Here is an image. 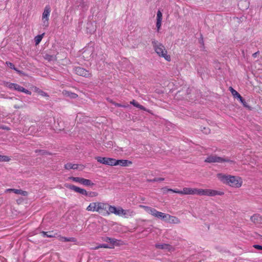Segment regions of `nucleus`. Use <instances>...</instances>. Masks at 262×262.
Masks as SVG:
<instances>
[{
  "instance_id": "32",
  "label": "nucleus",
  "mask_w": 262,
  "mask_h": 262,
  "mask_svg": "<svg viewBox=\"0 0 262 262\" xmlns=\"http://www.w3.org/2000/svg\"><path fill=\"white\" fill-rule=\"evenodd\" d=\"M6 64L7 65L8 67H9L10 69H13L15 71H16L18 73H20V71H19L18 70H17L16 68H15L14 65L10 62H6Z\"/></svg>"
},
{
  "instance_id": "17",
  "label": "nucleus",
  "mask_w": 262,
  "mask_h": 262,
  "mask_svg": "<svg viewBox=\"0 0 262 262\" xmlns=\"http://www.w3.org/2000/svg\"><path fill=\"white\" fill-rule=\"evenodd\" d=\"M162 20V13L160 11L158 10L157 13V22H156V27L157 28V31H159L161 27V23Z\"/></svg>"
},
{
  "instance_id": "30",
  "label": "nucleus",
  "mask_w": 262,
  "mask_h": 262,
  "mask_svg": "<svg viewBox=\"0 0 262 262\" xmlns=\"http://www.w3.org/2000/svg\"><path fill=\"white\" fill-rule=\"evenodd\" d=\"M44 58L46 60H47L50 61H53V60H55L56 57L54 55L46 54L44 55Z\"/></svg>"
},
{
  "instance_id": "33",
  "label": "nucleus",
  "mask_w": 262,
  "mask_h": 262,
  "mask_svg": "<svg viewBox=\"0 0 262 262\" xmlns=\"http://www.w3.org/2000/svg\"><path fill=\"white\" fill-rule=\"evenodd\" d=\"M65 95H67L68 96H69L71 98H76L78 97V95L73 93L69 92H65Z\"/></svg>"
},
{
  "instance_id": "16",
  "label": "nucleus",
  "mask_w": 262,
  "mask_h": 262,
  "mask_svg": "<svg viewBox=\"0 0 262 262\" xmlns=\"http://www.w3.org/2000/svg\"><path fill=\"white\" fill-rule=\"evenodd\" d=\"M250 220L254 224H262V216L259 214H254L250 217Z\"/></svg>"
},
{
  "instance_id": "9",
  "label": "nucleus",
  "mask_w": 262,
  "mask_h": 262,
  "mask_svg": "<svg viewBox=\"0 0 262 262\" xmlns=\"http://www.w3.org/2000/svg\"><path fill=\"white\" fill-rule=\"evenodd\" d=\"M95 159L100 163L109 165L114 166L115 159L107 157H96Z\"/></svg>"
},
{
  "instance_id": "6",
  "label": "nucleus",
  "mask_w": 262,
  "mask_h": 262,
  "mask_svg": "<svg viewBox=\"0 0 262 262\" xmlns=\"http://www.w3.org/2000/svg\"><path fill=\"white\" fill-rule=\"evenodd\" d=\"M207 163H223L229 162L230 163H234V162L232 160L226 158H223L216 156L215 155H210L206 158L204 161Z\"/></svg>"
},
{
  "instance_id": "39",
  "label": "nucleus",
  "mask_w": 262,
  "mask_h": 262,
  "mask_svg": "<svg viewBox=\"0 0 262 262\" xmlns=\"http://www.w3.org/2000/svg\"><path fill=\"white\" fill-rule=\"evenodd\" d=\"M15 83L7 82L6 83V86L11 90H14Z\"/></svg>"
},
{
  "instance_id": "27",
  "label": "nucleus",
  "mask_w": 262,
  "mask_h": 262,
  "mask_svg": "<svg viewBox=\"0 0 262 262\" xmlns=\"http://www.w3.org/2000/svg\"><path fill=\"white\" fill-rule=\"evenodd\" d=\"M45 33H42L40 35H38L34 38V41L36 45H38L41 41Z\"/></svg>"
},
{
  "instance_id": "31",
  "label": "nucleus",
  "mask_w": 262,
  "mask_h": 262,
  "mask_svg": "<svg viewBox=\"0 0 262 262\" xmlns=\"http://www.w3.org/2000/svg\"><path fill=\"white\" fill-rule=\"evenodd\" d=\"M164 180V178H155L153 179H147L146 181L147 182H155L163 181Z\"/></svg>"
},
{
  "instance_id": "12",
  "label": "nucleus",
  "mask_w": 262,
  "mask_h": 262,
  "mask_svg": "<svg viewBox=\"0 0 262 262\" xmlns=\"http://www.w3.org/2000/svg\"><path fill=\"white\" fill-rule=\"evenodd\" d=\"M132 164V162L128 160H116L115 159L114 166L120 165L122 167H127L131 165Z\"/></svg>"
},
{
  "instance_id": "5",
  "label": "nucleus",
  "mask_w": 262,
  "mask_h": 262,
  "mask_svg": "<svg viewBox=\"0 0 262 262\" xmlns=\"http://www.w3.org/2000/svg\"><path fill=\"white\" fill-rule=\"evenodd\" d=\"M145 211L151 214V215L157 217L158 219H162L164 221H166L167 214L166 213L160 212L157 210L156 209L146 206H141Z\"/></svg>"
},
{
  "instance_id": "51",
  "label": "nucleus",
  "mask_w": 262,
  "mask_h": 262,
  "mask_svg": "<svg viewBox=\"0 0 262 262\" xmlns=\"http://www.w3.org/2000/svg\"><path fill=\"white\" fill-rule=\"evenodd\" d=\"M14 107H15V108H18V107H17V106H15Z\"/></svg>"
},
{
  "instance_id": "20",
  "label": "nucleus",
  "mask_w": 262,
  "mask_h": 262,
  "mask_svg": "<svg viewBox=\"0 0 262 262\" xmlns=\"http://www.w3.org/2000/svg\"><path fill=\"white\" fill-rule=\"evenodd\" d=\"M103 241L108 242V243H110L111 244V246L113 247H114V246L116 244V243L117 242V239H116L115 238H111L109 237H103Z\"/></svg>"
},
{
  "instance_id": "37",
  "label": "nucleus",
  "mask_w": 262,
  "mask_h": 262,
  "mask_svg": "<svg viewBox=\"0 0 262 262\" xmlns=\"http://www.w3.org/2000/svg\"><path fill=\"white\" fill-rule=\"evenodd\" d=\"M10 160V158L8 156L0 155V161L8 162Z\"/></svg>"
},
{
  "instance_id": "49",
  "label": "nucleus",
  "mask_w": 262,
  "mask_h": 262,
  "mask_svg": "<svg viewBox=\"0 0 262 262\" xmlns=\"http://www.w3.org/2000/svg\"><path fill=\"white\" fill-rule=\"evenodd\" d=\"M44 94H45V95H46V94H45V93H43V94H42V96H44Z\"/></svg>"
},
{
  "instance_id": "15",
  "label": "nucleus",
  "mask_w": 262,
  "mask_h": 262,
  "mask_svg": "<svg viewBox=\"0 0 262 262\" xmlns=\"http://www.w3.org/2000/svg\"><path fill=\"white\" fill-rule=\"evenodd\" d=\"M116 152H119L121 156H129L132 151L130 148H118L116 149Z\"/></svg>"
},
{
  "instance_id": "48",
  "label": "nucleus",
  "mask_w": 262,
  "mask_h": 262,
  "mask_svg": "<svg viewBox=\"0 0 262 262\" xmlns=\"http://www.w3.org/2000/svg\"><path fill=\"white\" fill-rule=\"evenodd\" d=\"M44 94H45V95H46V94H45V93H43V94H42V96H44Z\"/></svg>"
},
{
  "instance_id": "50",
  "label": "nucleus",
  "mask_w": 262,
  "mask_h": 262,
  "mask_svg": "<svg viewBox=\"0 0 262 262\" xmlns=\"http://www.w3.org/2000/svg\"><path fill=\"white\" fill-rule=\"evenodd\" d=\"M44 94H45V95H46V94H45V93H43V94H42V96H44Z\"/></svg>"
},
{
  "instance_id": "24",
  "label": "nucleus",
  "mask_w": 262,
  "mask_h": 262,
  "mask_svg": "<svg viewBox=\"0 0 262 262\" xmlns=\"http://www.w3.org/2000/svg\"><path fill=\"white\" fill-rule=\"evenodd\" d=\"M14 193L17 194H20L23 196H27L28 193L26 191L23 190L21 189H14Z\"/></svg>"
},
{
  "instance_id": "2",
  "label": "nucleus",
  "mask_w": 262,
  "mask_h": 262,
  "mask_svg": "<svg viewBox=\"0 0 262 262\" xmlns=\"http://www.w3.org/2000/svg\"><path fill=\"white\" fill-rule=\"evenodd\" d=\"M216 176L223 184L232 187L239 188L243 184L242 179L238 176L225 174L223 173H217Z\"/></svg>"
},
{
  "instance_id": "10",
  "label": "nucleus",
  "mask_w": 262,
  "mask_h": 262,
  "mask_svg": "<svg viewBox=\"0 0 262 262\" xmlns=\"http://www.w3.org/2000/svg\"><path fill=\"white\" fill-rule=\"evenodd\" d=\"M65 186L67 188H69L70 190H73L75 192L79 193L82 195H83L85 196H87V195H88V191L83 188H81L77 187L76 186H75L74 185L69 184H66L65 185Z\"/></svg>"
},
{
  "instance_id": "11",
  "label": "nucleus",
  "mask_w": 262,
  "mask_h": 262,
  "mask_svg": "<svg viewBox=\"0 0 262 262\" xmlns=\"http://www.w3.org/2000/svg\"><path fill=\"white\" fill-rule=\"evenodd\" d=\"M74 72L76 74L83 77H87L90 75V73L89 71L80 67H75L74 68Z\"/></svg>"
},
{
  "instance_id": "43",
  "label": "nucleus",
  "mask_w": 262,
  "mask_h": 262,
  "mask_svg": "<svg viewBox=\"0 0 262 262\" xmlns=\"http://www.w3.org/2000/svg\"><path fill=\"white\" fill-rule=\"evenodd\" d=\"M237 98L239 100V101L241 102V103H243L244 102H245V101L244 100V99L243 98V97L241 96V95H239Z\"/></svg>"
},
{
  "instance_id": "47",
  "label": "nucleus",
  "mask_w": 262,
  "mask_h": 262,
  "mask_svg": "<svg viewBox=\"0 0 262 262\" xmlns=\"http://www.w3.org/2000/svg\"><path fill=\"white\" fill-rule=\"evenodd\" d=\"M256 54H257V53H254V54H253V56L254 57H255V56H256Z\"/></svg>"
},
{
  "instance_id": "44",
  "label": "nucleus",
  "mask_w": 262,
  "mask_h": 262,
  "mask_svg": "<svg viewBox=\"0 0 262 262\" xmlns=\"http://www.w3.org/2000/svg\"><path fill=\"white\" fill-rule=\"evenodd\" d=\"M14 188H9V189H7L6 190H5V192H13L14 193Z\"/></svg>"
},
{
  "instance_id": "22",
  "label": "nucleus",
  "mask_w": 262,
  "mask_h": 262,
  "mask_svg": "<svg viewBox=\"0 0 262 262\" xmlns=\"http://www.w3.org/2000/svg\"><path fill=\"white\" fill-rule=\"evenodd\" d=\"M59 240L61 242H76L77 241L75 237H67L64 236H60Z\"/></svg>"
},
{
  "instance_id": "3",
  "label": "nucleus",
  "mask_w": 262,
  "mask_h": 262,
  "mask_svg": "<svg viewBox=\"0 0 262 262\" xmlns=\"http://www.w3.org/2000/svg\"><path fill=\"white\" fill-rule=\"evenodd\" d=\"M152 43L155 52L159 56L163 57L168 61L171 60L170 56L167 54V50L162 43L156 40H153Z\"/></svg>"
},
{
  "instance_id": "8",
  "label": "nucleus",
  "mask_w": 262,
  "mask_h": 262,
  "mask_svg": "<svg viewBox=\"0 0 262 262\" xmlns=\"http://www.w3.org/2000/svg\"><path fill=\"white\" fill-rule=\"evenodd\" d=\"M121 210V207L119 206L116 207L115 206L111 205L108 204L107 210L105 213L107 215L110 214H114L116 215L120 216Z\"/></svg>"
},
{
  "instance_id": "29",
  "label": "nucleus",
  "mask_w": 262,
  "mask_h": 262,
  "mask_svg": "<svg viewBox=\"0 0 262 262\" xmlns=\"http://www.w3.org/2000/svg\"><path fill=\"white\" fill-rule=\"evenodd\" d=\"M130 104H133L134 106H136L137 108H140V110H145V108L143 106L140 105V104H139L137 102H136L134 100L130 101Z\"/></svg>"
},
{
  "instance_id": "28",
  "label": "nucleus",
  "mask_w": 262,
  "mask_h": 262,
  "mask_svg": "<svg viewBox=\"0 0 262 262\" xmlns=\"http://www.w3.org/2000/svg\"><path fill=\"white\" fill-rule=\"evenodd\" d=\"M83 178L81 177H70L68 178L69 180H72L73 182L79 183L81 184L82 180Z\"/></svg>"
},
{
  "instance_id": "18",
  "label": "nucleus",
  "mask_w": 262,
  "mask_h": 262,
  "mask_svg": "<svg viewBox=\"0 0 262 262\" xmlns=\"http://www.w3.org/2000/svg\"><path fill=\"white\" fill-rule=\"evenodd\" d=\"M155 247L157 249L167 250L168 251H170L173 248L169 244L160 243L156 244L155 245Z\"/></svg>"
},
{
  "instance_id": "40",
  "label": "nucleus",
  "mask_w": 262,
  "mask_h": 262,
  "mask_svg": "<svg viewBox=\"0 0 262 262\" xmlns=\"http://www.w3.org/2000/svg\"><path fill=\"white\" fill-rule=\"evenodd\" d=\"M171 192L182 195V190H179L177 189H172V191H171Z\"/></svg>"
},
{
  "instance_id": "46",
  "label": "nucleus",
  "mask_w": 262,
  "mask_h": 262,
  "mask_svg": "<svg viewBox=\"0 0 262 262\" xmlns=\"http://www.w3.org/2000/svg\"><path fill=\"white\" fill-rule=\"evenodd\" d=\"M242 103L243 104V105H244V106H245V107H248V106H247V103H246V102H244L243 103Z\"/></svg>"
},
{
  "instance_id": "25",
  "label": "nucleus",
  "mask_w": 262,
  "mask_h": 262,
  "mask_svg": "<svg viewBox=\"0 0 262 262\" xmlns=\"http://www.w3.org/2000/svg\"><path fill=\"white\" fill-rule=\"evenodd\" d=\"M41 234L43 237H55V235L53 234V231H49V232L42 231L41 232Z\"/></svg>"
},
{
  "instance_id": "45",
  "label": "nucleus",
  "mask_w": 262,
  "mask_h": 262,
  "mask_svg": "<svg viewBox=\"0 0 262 262\" xmlns=\"http://www.w3.org/2000/svg\"><path fill=\"white\" fill-rule=\"evenodd\" d=\"M115 105L117 106H118V107H126V105H122V104H119V103H116L115 104Z\"/></svg>"
},
{
  "instance_id": "4",
  "label": "nucleus",
  "mask_w": 262,
  "mask_h": 262,
  "mask_svg": "<svg viewBox=\"0 0 262 262\" xmlns=\"http://www.w3.org/2000/svg\"><path fill=\"white\" fill-rule=\"evenodd\" d=\"M108 204L96 202H92L87 207L86 210L88 211L97 212L99 213H102L103 211L106 212Z\"/></svg>"
},
{
  "instance_id": "42",
  "label": "nucleus",
  "mask_w": 262,
  "mask_h": 262,
  "mask_svg": "<svg viewBox=\"0 0 262 262\" xmlns=\"http://www.w3.org/2000/svg\"><path fill=\"white\" fill-rule=\"evenodd\" d=\"M253 247H254L256 249L262 250V246L259 245H254L253 246Z\"/></svg>"
},
{
  "instance_id": "14",
  "label": "nucleus",
  "mask_w": 262,
  "mask_h": 262,
  "mask_svg": "<svg viewBox=\"0 0 262 262\" xmlns=\"http://www.w3.org/2000/svg\"><path fill=\"white\" fill-rule=\"evenodd\" d=\"M166 222L174 224H178L180 223V220L179 218L176 216H172L169 214H167Z\"/></svg>"
},
{
  "instance_id": "26",
  "label": "nucleus",
  "mask_w": 262,
  "mask_h": 262,
  "mask_svg": "<svg viewBox=\"0 0 262 262\" xmlns=\"http://www.w3.org/2000/svg\"><path fill=\"white\" fill-rule=\"evenodd\" d=\"M113 247L111 245V246H109L107 244H100L98 246L93 248V249H94V250H97V249H98L99 248H112Z\"/></svg>"
},
{
  "instance_id": "35",
  "label": "nucleus",
  "mask_w": 262,
  "mask_h": 262,
  "mask_svg": "<svg viewBox=\"0 0 262 262\" xmlns=\"http://www.w3.org/2000/svg\"><path fill=\"white\" fill-rule=\"evenodd\" d=\"M98 195V192H97L96 191H90V192H88L87 196H89V197H91V198H93V197L97 196Z\"/></svg>"
},
{
  "instance_id": "1",
  "label": "nucleus",
  "mask_w": 262,
  "mask_h": 262,
  "mask_svg": "<svg viewBox=\"0 0 262 262\" xmlns=\"http://www.w3.org/2000/svg\"><path fill=\"white\" fill-rule=\"evenodd\" d=\"M223 191L211 189H198L190 187H184L182 190V195H198L201 196H214L222 195Z\"/></svg>"
},
{
  "instance_id": "36",
  "label": "nucleus",
  "mask_w": 262,
  "mask_h": 262,
  "mask_svg": "<svg viewBox=\"0 0 262 262\" xmlns=\"http://www.w3.org/2000/svg\"><path fill=\"white\" fill-rule=\"evenodd\" d=\"M161 190L164 194H166L168 192H171L172 189L168 188L167 187H164L161 188Z\"/></svg>"
},
{
  "instance_id": "34",
  "label": "nucleus",
  "mask_w": 262,
  "mask_h": 262,
  "mask_svg": "<svg viewBox=\"0 0 262 262\" xmlns=\"http://www.w3.org/2000/svg\"><path fill=\"white\" fill-rule=\"evenodd\" d=\"M230 90L231 94L234 97L237 98L239 95H240V94L236 90L233 89L232 87L230 88Z\"/></svg>"
},
{
  "instance_id": "7",
  "label": "nucleus",
  "mask_w": 262,
  "mask_h": 262,
  "mask_svg": "<svg viewBox=\"0 0 262 262\" xmlns=\"http://www.w3.org/2000/svg\"><path fill=\"white\" fill-rule=\"evenodd\" d=\"M51 12V9L49 6H46L42 15V26L47 27L49 26V17Z\"/></svg>"
},
{
  "instance_id": "23",
  "label": "nucleus",
  "mask_w": 262,
  "mask_h": 262,
  "mask_svg": "<svg viewBox=\"0 0 262 262\" xmlns=\"http://www.w3.org/2000/svg\"><path fill=\"white\" fill-rule=\"evenodd\" d=\"M81 184L85 186H93L95 184L90 180L83 178Z\"/></svg>"
},
{
  "instance_id": "19",
  "label": "nucleus",
  "mask_w": 262,
  "mask_h": 262,
  "mask_svg": "<svg viewBox=\"0 0 262 262\" xmlns=\"http://www.w3.org/2000/svg\"><path fill=\"white\" fill-rule=\"evenodd\" d=\"M14 90H16L18 92L25 93V94H27L28 95L31 94V92L30 91H29L27 89H25L23 87H22V86H20L19 85L16 84V83L15 85Z\"/></svg>"
},
{
  "instance_id": "21",
  "label": "nucleus",
  "mask_w": 262,
  "mask_h": 262,
  "mask_svg": "<svg viewBox=\"0 0 262 262\" xmlns=\"http://www.w3.org/2000/svg\"><path fill=\"white\" fill-rule=\"evenodd\" d=\"M64 168L67 170L70 169H77L78 168V165L75 164H72L71 163H67L64 165Z\"/></svg>"
},
{
  "instance_id": "13",
  "label": "nucleus",
  "mask_w": 262,
  "mask_h": 262,
  "mask_svg": "<svg viewBox=\"0 0 262 262\" xmlns=\"http://www.w3.org/2000/svg\"><path fill=\"white\" fill-rule=\"evenodd\" d=\"M135 212L131 209H123L122 208V210L120 213V216H122L124 218H128L132 217L135 215Z\"/></svg>"
},
{
  "instance_id": "41",
  "label": "nucleus",
  "mask_w": 262,
  "mask_h": 262,
  "mask_svg": "<svg viewBox=\"0 0 262 262\" xmlns=\"http://www.w3.org/2000/svg\"><path fill=\"white\" fill-rule=\"evenodd\" d=\"M202 132H203L204 133L207 134L210 133V130L209 128L204 127L203 130H202Z\"/></svg>"
},
{
  "instance_id": "38",
  "label": "nucleus",
  "mask_w": 262,
  "mask_h": 262,
  "mask_svg": "<svg viewBox=\"0 0 262 262\" xmlns=\"http://www.w3.org/2000/svg\"><path fill=\"white\" fill-rule=\"evenodd\" d=\"M35 152L36 153H39L40 155H51L50 153H49V152H47L45 150H40V149L36 150L35 151Z\"/></svg>"
}]
</instances>
